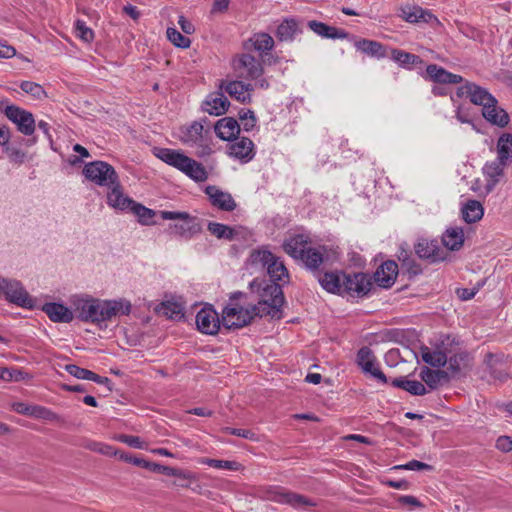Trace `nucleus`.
Wrapping results in <instances>:
<instances>
[{
  "label": "nucleus",
  "mask_w": 512,
  "mask_h": 512,
  "mask_svg": "<svg viewBox=\"0 0 512 512\" xmlns=\"http://www.w3.org/2000/svg\"><path fill=\"white\" fill-rule=\"evenodd\" d=\"M252 292L257 293L258 303L250 308L242 306H226L222 311V321L226 330L239 329L248 325L255 316H270L281 319L282 306L285 302L282 287L279 283L268 282L265 279H254L250 283Z\"/></svg>",
  "instance_id": "nucleus-1"
},
{
  "label": "nucleus",
  "mask_w": 512,
  "mask_h": 512,
  "mask_svg": "<svg viewBox=\"0 0 512 512\" xmlns=\"http://www.w3.org/2000/svg\"><path fill=\"white\" fill-rule=\"evenodd\" d=\"M77 317L84 322L99 323L111 320L112 317L128 315L131 312L129 301L100 300L93 298H81L74 302Z\"/></svg>",
  "instance_id": "nucleus-2"
},
{
  "label": "nucleus",
  "mask_w": 512,
  "mask_h": 512,
  "mask_svg": "<svg viewBox=\"0 0 512 512\" xmlns=\"http://www.w3.org/2000/svg\"><path fill=\"white\" fill-rule=\"evenodd\" d=\"M156 156L168 165L185 173L196 182H203L208 178V173L201 163L184 155L180 151L160 148L158 149Z\"/></svg>",
  "instance_id": "nucleus-3"
},
{
  "label": "nucleus",
  "mask_w": 512,
  "mask_h": 512,
  "mask_svg": "<svg viewBox=\"0 0 512 512\" xmlns=\"http://www.w3.org/2000/svg\"><path fill=\"white\" fill-rule=\"evenodd\" d=\"M250 262L254 265H261L267 269L270 277L269 282H288L289 274L284 263L268 250H254L250 255Z\"/></svg>",
  "instance_id": "nucleus-4"
},
{
  "label": "nucleus",
  "mask_w": 512,
  "mask_h": 512,
  "mask_svg": "<svg viewBox=\"0 0 512 512\" xmlns=\"http://www.w3.org/2000/svg\"><path fill=\"white\" fill-rule=\"evenodd\" d=\"M161 217L164 220H180V223L170 225L169 230L171 235L185 240L191 239L202 231V227L196 217L191 216L187 212L162 211Z\"/></svg>",
  "instance_id": "nucleus-5"
},
{
  "label": "nucleus",
  "mask_w": 512,
  "mask_h": 512,
  "mask_svg": "<svg viewBox=\"0 0 512 512\" xmlns=\"http://www.w3.org/2000/svg\"><path fill=\"white\" fill-rule=\"evenodd\" d=\"M84 176L99 186H111L117 183L119 176L112 165L105 161H93L83 168Z\"/></svg>",
  "instance_id": "nucleus-6"
},
{
  "label": "nucleus",
  "mask_w": 512,
  "mask_h": 512,
  "mask_svg": "<svg viewBox=\"0 0 512 512\" xmlns=\"http://www.w3.org/2000/svg\"><path fill=\"white\" fill-rule=\"evenodd\" d=\"M1 296H4L9 302L17 304L24 308H33L34 301L23 288L20 282L16 280H0Z\"/></svg>",
  "instance_id": "nucleus-7"
},
{
  "label": "nucleus",
  "mask_w": 512,
  "mask_h": 512,
  "mask_svg": "<svg viewBox=\"0 0 512 512\" xmlns=\"http://www.w3.org/2000/svg\"><path fill=\"white\" fill-rule=\"evenodd\" d=\"M233 68L238 78L254 80L263 74V66L250 54H242L233 60Z\"/></svg>",
  "instance_id": "nucleus-8"
},
{
  "label": "nucleus",
  "mask_w": 512,
  "mask_h": 512,
  "mask_svg": "<svg viewBox=\"0 0 512 512\" xmlns=\"http://www.w3.org/2000/svg\"><path fill=\"white\" fill-rule=\"evenodd\" d=\"M181 141L188 146H198L202 149L200 155L209 154L211 149L208 144L207 135L209 131H204L200 122H193L190 126L182 129Z\"/></svg>",
  "instance_id": "nucleus-9"
},
{
  "label": "nucleus",
  "mask_w": 512,
  "mask_h": 512,
  "mask_svg": "<svg viewBox=\"0 0 512 512\" xmlns=\"http://www.w3.org/2000/svg\"><path fill=\"white\" fill-rule=\"evenodd\" d=\"M6 117L16 124L17 129L24 135L30 136L35 131V119L31 112L16 105H8L5 109Z\"/></svg>",
  "instance_id": "nucleus-10"
},
{
  "label": "nucleus",
  "mask_w": 512,
  "mask_h": 512,
  "mask_svg": "<svg viewBox=\"0 0 512 512\" xmlns=\"http://www.w3.org/2000/svg\"><path fill=\"white\" fill-rule=\"evenodd\" d=\"M456 94L458 97L466 96L470 99L471 103L483 107L490 103H498L497 99L492 96L487 89L469 81H466L464 85L460 86Z\"/></svg>",
  "instance_id": "nucleus-11"
},
{
  "label": "nucleus",
  "mask_w": 512,
  "mask_h": 512,
  "mask_svg": "<svg viewBox=\"0 0 512 512\" xmlns=\"http://www.w3.org/2000/svg\"><path fill=\"white\" fill-rule=\"evenodd\" d=\"M130 462L138 467H143L155 473L176 477L178 479L193 480L194 474L191 471L150 462L142 458H131Z\"/></svg>",
  "instance_id": "nucleus-12"
},
{
  "label": "nucleus",
  "mask_w": 512,
  "mask_h": 512,
  "mask_svg": "<svg viewBox=\"0 0 512 512\" xmlns=\"http://www.w3.org/2000/svg\"><path fill=\"white\" fill-rule=\"evenodd\" d=\"M371 285L370 279L364 273H354L353 275L344 273L342 295L362 297L369 292Z\"/></svg>",
  "instance_id": "nucleus-13"
},
{
  "label": "nucleus",
  "mask_w": 512,
  "mask_h": 512,
  "mask_svg": "<svg viewBox=\"0 0 512 512\" xmlns=\"http://www.w3.org/2000/svg\"><path fill=\"white\" fill-rule=\"evenodd\" d=\"M417 256L421 259L428 260L430 263L440 262L446 259V252L443 250L437 240H429L421 238L414 245Z\"/></svg>",
  "instance_id": "nucleus-14"
},
{
  "label": "nucleus",
  "mask_w": 512,
  "mask_h": 512,
  "mask_svg": "<svg viewBox=\"0 0 512 512\" xmlns=\"http://www.w3.org/2000/svg\"><path fill=\"white\" fill-rule=\"evenodd\" d=\"M196 325L200 332L209 335H215L220 326L223 325L222 318H219L218 313L211 307H204L198 311L196 315ZM226 329L225 327H223Z\"/></svg>",
  "instance_id": "nucleus-15"
},
{
  "label": "nucleus",
  "mask_w": 512,
  "mask_h": 512,
  "mask_svg": "<svg viewBox=\"0 0 512 512\" xmlns=\"http://www.w3.org/2000/svg\"><path fill=\"white\" fill-rule=\"evenodd\" d=\"M375 356L369 347H362L357 353V364L364 373L370 374L371 377L377 379L383 384L388 383L385 374L375 365Z\"/></svg>",
  "instance_id": "nucleus-16"
},
{
  "label": "nucleus",
  "mask_w": 512,
  "mask_h": 512,
  "mask_svg": "<svg viewBox=\"0 0 512 512\" xmlns=\"http://www.w3.org/2000/svg\"><path fill=\"white\" fill-rule=\"evenodd\" d=\"M507 166H509V165L502 162L501 160H499L497 158L491 162H487L483 166L482 171H483V175L486 178V185L484 188L483 195H487L494 190L496 185L504 177V175H505L504 169Z\"/></svg>",
  "instance_id": "nucleus-17"
},
{
  "label": "nucleus",
  "mask_w": 512,
  "mask_h": 512,
  "mask_svg": "<svg viewBox=\"0 0 512 512\" xmlns=\"http://www.w3.org/2000/svg\"><path fill=\"white\" fill-rule=\"evenodd\" d=\"M398 275V264L393 260L382 263L374 273V281L381 288H390Z\"/></svg>",
  "instance_id": "nucleus-18"
},
{
  "label": "nucleus",
  "mask_w": 512,
  "mask_h": 512,
  "mask_svg": "<svg viewBox=\"0 0 512 512\" xmlns=\"http://www.w3.org/2000/svg\"><path fill=\"white\" fill-rule=\"evenodd\" d=\"M266 499L270 501H274L277 503H285L289 504L294 508L300 506H314L315 504L305 496L301 494H297L294 492H287L284 490L281 491H268L266 494Z\"/></svg>",
  "instance_id": "nucleus-19"
},
{
  "label": "nucleus",
  "mask_w": 512,
  "mask_h": 512,
  "mask_svg": "<svg viewBox=\"0 0 512 512\" xmlns=\"http://www.w3.org/2000/svg\"><path fill=\"white\" fill-rule=\"evenodd\" d=\"M205 193L208 195L211 204L220 210L230 212L237 206L230 193L224 192L214 185L207 186Z\"/></svg>",
  "instance_id": "nucleus-20"
},
{
  "label": "nucleus",
  "mask_w": 512,
  "mask_h": 512,
  "mask_svg": "<svg viewBox=\"0 0 512 512\" xmlns=\"http://www.w3.org/2000/svg\"><path fill=\"white\" fill-rule=\"evenodd\" d=\"M235 140L236 141L229 146V154L242 162H249L253 159L255 153L252 140L247 137H241Z\"/></svg>",
  "instance_id": "nucleus-21"
},
{
  "label": "nucleus",
  "mask_w": 512,
  "mask_h": 512,
  "mask_svg": "<svg viewBox=\"0 0 512 512\" xmlns=\"http://www.w3.org/2000/svg\"><path fill=\"white\" fill-rule=\"evenodd\" d=\"M220 88H224L232 98L239 102L245 103L250 102L251 100L250 92L253 91V86L251 84H245L242 81L234 80L226 83L222 82Z\"/></svg>",
  "instance_id": "nucleus-22"
},
{
  "label": "nucleus",
  "mask_w": 512,
  "mask_h": 512,
  "mask_svg": "<svg viewBox=\"0 0 512 512\" xmlns=\"http://www.w3.org/2000/svg\"><path fill=\"white\" fill-rule=\"evenodd\" d=\"M108 204L113 208L120 210H130L134 204V200L125 196L120 180L110 186V191L107 194Z\"/></svg>",
  "instance_id": "nucleus-23"
},
{
  "label": "nucleus",
  "mask_w": 512,
  "mask_h": 512,
  "mask_svg": "<svg viewBox=\"0 0 512 512\" xmlns=\"http://www.w3.org/2000/svg\"><path fill=\"white\" fill-rule=\"evenodd\" d=\"M426 73L429 79L435 83L440 84H459L463 82L460 75L453 74L443 67L436 64H430L426 67Z\"/></svg>",
  "instance_id": "nucleus-24"
},
{
  "label": "nucleus",
  "mask_w": 512,
  "mask_h": 512,
  "mask_svg": "<svg viewBox=\"0 0 512 512\" xmlns=\"http://www.w3.org/2000/svg\"><path fill=\"white\" fill-rule=\"evenodd\" d=\"M216 135L225 141L236 139L240 132V125L233 117H225L218 120L214 126Z\"/></svg>",
  "instance_id": "nucleus-25"
},
{
  "label": "nucleus",
  "mask_w": 512,
  "mask_h": 512,
  "mask_svg": "<svg viewBox=\"0 0 512 512\" xmlns=\"http://www.w3.org/2000/svg\"><path fill=\"white\" fill-rule=\"evenodd\" d=\"M42 310L53 322L69 323L73 320V313L66 306L60 303H46Z\"/></svg>",
  "instance_id": "nucleus-26"
},
{
  "label": "nucleus",
  "mask_w": 512,
  "mask_h": 512,
  "mask_svg": "<svg viewBox=\"0 0 512 512\" xmlns=\"http://www.w3.org/2000/svg\"><path fill=\"white\" fill-rule=\"evenodd\" d=\"M482 115L487 121L499 127L507 126L510 120L508 113L503 108L499 107L497 103L484 105Z\"/></svg>",
  "instance_id": "nucleus-27"
},
{
  "label": "nucleus",
  "mask_w": 512,
  "mask_h": 512,
  "mask_svg": "<svg viewBox=\"0 0 512 512\" xmlns=\"http://www.w3.org/2000/svg\"><path fill=\"white\" fill-rule=\"evenodd\" d=\"M229 105L230 103L223 93H215L207 97L203 109L210 115L219 116L227 111Z\"/></svg>",
  "instance_id": "nucleus-28"
},
{
  "label": "nucleus",
  "mask_w": 512,
  "mask_h": 512,
  "mask_svg": "<svg viewBox=\"0 0 512 512\" xmlns=\"http://www.w3.org/2000/svg\"><path fill=\"white\" fill-rule=\"evenodd\" d=\"M354 46L357 50L371 56L376 57L378 59L385 58L387 56L386 47L375 40L369 39H358L355 40Z\"/></svg>",
  "instance_id": "nucleus-29"
},
{
  "label": "nucleus",
  "mask_w": 512,
  "mask_h": 512,
  "mask_svg": "<svg viewBox=\"0 0 512 512\" xmlns=\"http://www.w3.org/2000/svg\"><path fill=\"white\" fill-rule=\"evenodd\" d=\"M443 245L451 251H458L464 244V230L460 227L447 229L442 235Z\"/></svg>",
  "instance_id": "nucleus-30"
},
{
  "label": "nucleus",
  "mask_w": 512,
  "mask_h": 512,
  "mask_svg": "<svg viewBox=\"0 0 512 512\" xmlns=\"http://www.w3.org/2000/svg\"><path fill=\"white\" fill-rule=\"evenodd\" d=\"M462 218L468 223H476L484 215L483 205L477 200H468L461 208Z\"/></svg>",
  "instance_id": "nucleus-31"
},
{
  "label": "nucleus",
  "mask_w": 512,
  "mask_h": 512,
  "mask_svg": "<svg viewBox=\"0 0 512 512\" xmlns=\"http://www.w3.org/2000/svg\"><path fill=\"white\" fill-rule=\"evenodd\" d=\"M497 159L511 165L512 164V134L503 133L496 145Z\"/></svg>",
  "instance_id": "nucleus-32"
},
{
  "label": "nucleus",
  "mask_w": 512,
  "mask_h": 512,
  "mask_svg": "<svg viewBox=\"0 0 512 512\" xmlns=\"http://www.w3.org/2000/svg\"><path fill=\"white\" fill-rule=\"evenodd\" d=\"M307 237L298 234L287 239L284 244V250L287 254L295 259H299L300 256L306 251Z\"/></svg>",
  "instance_id": "nucleus-33"
},
{
  "label": "nucleus",
  "mask_w": 512,
  "mask_h": 512,
  "mask_svg": "<svg viewBox=\"0 0 512 512\" xmlns=\"http://www.w3.org/2000/svg\"><path fill=\"white\" fill-rule=\"evenodd\" d=\"M343 274L326 272L322 277H319V282L326 291L342 295Z\"/></svg>",
  "instance_id": "nucleus-34"
},
{
  "label": "nucleus",
  "mask_w": 512,
  "mask_h": 512,
  "mask_svg": "<svg viewBox=\"0 0 512 512\" xmlns=\"http://www.w3.org/2000/svg\"><path fill=\"white\" fill-rule=\"evenodd\" d=\"M392 386L403 389L408 393L416 396H422L427 393L424 384L417 380H407L405 377L395 378L391 382Z\"/></svg>",
  "instance_id": "nucleus-35"
},
{
  "label": "nucleus",
  "mask_w": 512,
  "mask_h": 512,
  "mask_svg": "<svg viewBox=\"0 0 512 512\" xmlns=\"http://www.w3.org/2000/svg\"><path fill=\"white\" fill-rule=\"evenodd\" d=\"M299 259L304 263L307 269L313 272L318 271L320 265L324 261L321 251L312 247H308Z\"/></svg>",
  "instance_id": "nucleus-36"
},
{
  "label": "nucleus",
  "mask_w": 512,
  "mask_h": 512,
  "mask_svg": "<svg viewBox=\"0 0 512 512\" xmlns=\"http://www.w3.org/2000/svg\"><path fill=\"white\" fill-rule=\"evenodd\" d=\"M299 32L300 29L296 20L286 19L278 26L276 37L279 41H292Z\"/></svg>",
  "instance_id": "nucleus-37"
},
{
  "label": "nucleus",
  "mask_w": 512,
  "mask_h": 512,
  "mask_svg": "<svg viewBox=\"0 0 512 512\" xmlns=\"http://www.w3.org/2000/svg\"><path fill=\"white\" fill-rule=\"evenodd\" d=\"M421 356L422 360L433 366V367H442L447 363V355L444 351L440 349H436L435 351H430V349L426 346L421 347Z\"/></svg>",
  "instance_id": "nucleus-38"
},
{
  "label": "nucleus",
  "mask_w": 512,
  "mask_h": 512,
  "mask_svg": "<svg viewBox=\"0 0 512 512\" xmlns=\"http://www.w3.org/2000/svg\"><path fill=\"white\" fill-rule=\"evenodd\" d=\"M420 377L431 389H435L442 380H448V372L425 367L422 369Z\"/></svg>",
  "instance_id": "nucleus-39"
},
{
  "label": "nucleus",
  "mask_w": 512,
  "mask_h": 512,
  "mask_svg": "<svg viewBox=\"0 0 512 512\" xmlns=\"http://www.w3.org/2000/svg\"><path fill=\"white\" fill-rule=\"evenodd\" d=\"M208 231L218 239L233 240L237 232L230 226L218 222H209Z\"/></svg>",
  "instance_id": "nucleus-40"
},
{
  "label": "nucleus",
  "mask_w": 512,
  "mask_h": 512,
  "mask_svg": "<svg viewBox=\"0 0 512 512\" xmlns=\"http://www.w3.org/2000/svg\"><path fill=\"white\" fill-rule=\"evenodd\" d=\"M391 58L403 67L417 65L423 62L418 55L400 49H392Z\"/></svg>",
  "instance_id": "nucleus-41"
},
{
  "label": "nucleus",
  "mask_w": 512,
  "mask_h": 512,
  "mask_svg": "<svg viewBox=\"0 0 512 512\" xmlns=\"http://www.w3.org/2000/svg\"><path fill=\"white\" fill-rule=\"evenodd\" d=\"M157 311L167 318L174 320L181 319L184 316L182 306L171 301L162 302L157 308Z\"/></svg>",
  "instance_id": "nucleus-42"
},
{
  "label": "nucleus",
  "mask_w": 512,
  "mask_h": 512,
  "mask_svg": "<svg viewBox=\"0 0 512 512\" xmlns=\"http://www.w3.org/2000/svg\"><path fill=\"white\" fill-rule=\"evenodd\" d=\"M485 363L489 369L490 375L500 382H505L509 378V374L502 367H498V361L492 353H488L485 358Z\"/></svg>",
  "instance_id": "nucleus-43"
},
{
  "label": "nucleus",
  "mask_w": 512,
  "mask_h": 512,
  "mask_svg": "<svg viewBox=\"0 0 512 512\" xmlns=\"http://www.w3.org/2000/svg\"><path fill=\"white\" fill-rule=\"evenodd\" d=\"M255 50L259 52H268L274 46L273 38L267 33H258L251 39Z\"/></svg>",
  "instance_id": "nucleus-44"
},
{
  "label": "nucleus",
  "mask_w": 512,
  "mask_h": 512,
  "mask_svg": "<svg viewBox=\"0 0 512 512\" xmlns=\"http://www.w3.org/2000/svg\"><path fill=\"white\" fill-rule=\"evenodd\" d=\"M31 417L42 419L50 422H61L62 418L60 415L56 414L52 410L40 406V405H33L32 409V415Z\"/></svg>",
  "instance_id": "nucleus-45"
},
{
  "label": "nucleus",
  "mask_w": 512,
  "mask_h": 512,
  "mask_svg": "<svg viewBox=\"0 0 512 512\" xmlns=\"http://www.w3.org/2000/svg\"><path fill=\"white\" fill-rule=\"evenodd\" d=\"M200 463L206 464L210 467L217 468V469H227V470H233V471L239 470V468L241 466V464L236 461L218 460V459H211V458H202V459H200Z\"/></svg>",
  "instance_id": "nucleus-46"
},
{
  "label": "nucleus",
  "mask_w": 512,
  "mask_h": 512,
  "mask_svg": "<svg viewBox=\"0 0 512 512\" xmlns=\"http://www.w3.org/2000/svg\"><path fill=\"white\" fill-rule=\"evenodd\" d=\"M20 88L22 89V91H24L27 94H30L37 100H41L47 97L44 88L40 84L32 81H23L20 84Z\"/></svg>",
  "instance_id": "nucleus-47"
},
{
  "label": "nucleus",
  "mask_w": 512,
  "mask_h": 512,
  "mask_svg": "<svg viewBox=\"0 0 512 512\" xmlns=\"http://www.w3.org/2000/svg\"><path fill=\"white\" fill-rule=\"evenodd\" d=\"M167 37L169 41H171L176 47L179 48H189L191 45V41L188 37H185L182 35L177 29L175 28H168L167 29Z\"/></svg>",
  "instance_id": "nucleus-48"
},
{
  "label": "nucleus",
  "mask_w": 512,
  "mask_h": 512,
  "mask_svg": "<svg viewBox=\"0 0 512 512\" xmlns=\"http://www.w3.org/2000/svg\"><path fill=\"white\" fill-rule=\"evenodd\" d=\"M130 211H132L143 224H148L149 221L155 216V212L152 209L146 208L145 206L134 202Z\"/></svg>",
  "instance_id": "nucleus-49"
},
{
  "label": "nucleus",
  "mask_w": 512,
  "mask_h": 512,
  "mask_svg": "<svg viewBox=\"0 0 512 512\" xmlns=\"http://www.w3.org/2000/svg\"><path fill=\"white\" fill-rule=\"evenodd\" d=\"M423 14L425 15L424 9L421 7H408L407 9H402V17L409 23L421 22Z\"/></svg>",
  "instance_id": "nucleus-50"
},
{
  "label": "nucleus",
  "mask_w": 512,
  "mask_h": 512,
  "mask_svg": "<svg viewBox=\"0 0 512 512\" xmlns=\"http://www.w3.org/2000/svg\"><path fill=\"white\" fill-rule=\"evenodd\" d=\"M75 31L77 37H79L81 40L89 43L94 38V32L92 29L86 26L84 21L77 20L75 23Z\"/></svg>",
  "instance_id": "nucleus-51"
},
{
  "label": "nucleus",
  "mask_w": 512,
  "mask_h": 512,
  "mask_svg": "<svg viewBox=\"0 0 512 512\" xmlns=\"http://www.w3.org/2000/svg\"><path fill=\"white\" fill-rule=\"evenodd\" d=\"M65 370L72 376H74L77 379H84V380H90L92 377L91 370L81 368L75 364H68L65 366Z\"/></svg>",
  "instance_id": "nucleus-52"
},
{
  "label": "nucleus",
  "mask_w": 512,
  "mask_h": 512,
  "mask_svg": "<svg viewBox=\"0 0 512 512\" xmlns=\"http://www.w3.org/2000/svg\"><path fill=\"white\" fill-rule=\"evenodd\" d=\"M394 469H404V470H412V471H421V470L431 471V470H433V466L426 464L424 462L418 461V460H411L406 464L395 466Z\"/></svg>",
  "instance_id": "nucleus-53"
},
{
  "label": "nucleus",
  "mask_w": 512,
  "mask_h": 512,
  "mask_svg": "<svg viewBox=\"0 0 512 512\" xmlns=\"http://www.w3.org/2000/svg\"><path fill=\"white\" fill-rule=\"evenodd\" d=\"M468 357L467 354H456L451 356L448 361V370L452 373V375L457 374L461 370V362L464 361Z\"/></svg>",
  "instance_id": "nucleus-54"
},
{
  "label": "nucleus",
  "mask_w": 512,
  "mask_h": 512,
  "mask_svg": "<svg viewBox=\"0 0 512 512\" xmlns=\"http://www.w3.org/2000/svg\"><path fill=\"white\" fill-rule=\"evenodd\" d=\"M87 448L91 451L98 452L103 455H115L116 452L113 450L112 446L105 445L99 442H92L87 445Z\"/></svg>",
  "instance_id": "nucleus-55"
},
{
  "label": "nucleus",
  "mask_w": 512,
  "mask_h": 512,
  "mask_svg": "<svg viewBox=\"0 0 512 512\" xmlns=\"http://www.w3.org/2000/svg\"><path fill=\"white\" fill-rule=\"evenodd\" d=\"M308 27L316 34H318L319 36L321 37H327V32L330 31L329 30V25L323 23V22H319V21H316V20H311L308 22Z\"/></svg>",
  "instance_id": "nucleus-56"
},
{
  "label": "nucleus",
  "mask_w": 512,
  "mask_h": 512,
  "mask_svg": "<svg viewBox=\"0 0 512 512\" xmlns=\"http://www.w3.org/2000/svg\"><path fill=\"white\" fill-rule=\"evenodd\" d=\"M117 439L120 442L125 443L130 447L139 448V449L143 448V442L141 441V439L138 436L121 434L117 437Z\"/></svg>",
  "instance_id": "nucleus-57"
},
{
  "label": "nucleus",
  "mask_w": 512,
  "mask_h": 512,
  "mask_svg": "<svg viewBox=\"0 0 512 512\" xmlns=\"http://www.w3.org/2000/svg\"><path fill=\"white\" fill-rule=\"evenodd\" d=\"M223 432L235 436H239L245 439L254 440L255 439V433L248 429H237V428H231V427H225L223 429Z\"/></svg>",
  "instance_id": "nucleus-58"
},
{
  "label": "nucleus",
  "mask_w": 512,
  "mask_h": 512,
  "mask_svg": "<svg viewBox=\"0 0 512 512\" xmlns=\"http://www.w3.org/2000/svg\"><path fill=\"white\" fill-rule=\"evenodd\" d=\"M496 448L505 453L512 451V438L505 435L498 437Z\"/></svg>",
  "instance_id": "nucleus-59"
},
{
  "label": "nucleus",
  "mask_w": 512,
  "mask_h": 512,
  "mask_svg": "<svg viewBox=\"0 0 512 512\" xmlns=\"http://www.w3.org/2000/svg\"><path fill=\"white\" fill-rule=\"evenodd\" d=\"M21 372L16 369L0 368V379L4 381L18 380Z\"/></svg>",
  "instance_id": "nucleus-60"
},
{
  "label": "nucleus",
  "mask_w": 512,
  "mask_h": 512,
  "mask_svg": "<svg viewBox=\"0 0 512 512\" xmlns=\"http://www.w3.org/2000/svg\"><path fill=\"white\" fill-rule=\"evenodd\" d=\"M401 265L412 275H418L421 272L420 265H418L411 256L409 257V260L402 262Z\"/></svg>",
  "instance_id": "nucleus-61"
},
{
  "label": "nucleus",
  "mask_w": 512,
  "mask_h": 512,
  "mask_svg": "<svg viewBox=\"0 0 512 512\" xmlns=\"http://www.w3.org/2000/svg\"><path fill=\"white\" fill-rule=\"evenodd\" d=\"M329 30L327 32V37L326 38H330V39H343V38H349L350 37V34L342 29H338L336 27H333V26H329Z\"/></svg>",
  "instance_id": "nucleus-62"
},
{
  "label": "nucleus",
  "mask_w": 512,
  "mask_h": 512,
  "mask_svg": "<svg viewBox=\"0 0 512 512\" xmlns=\"http://www.w3.org/2000/svg\"><path fill=\"white\" fill-rule=\"evenodd\" d=\"M12 407H13L14 411L19 413V414L27 415V416H31L32 415L33 405H27V404L22 403V402H16V403L13 404Z\"/></svg>",
  "instance_id": "nucleus-63"
},
{
  "label": "nucleus",
  "mask_w": 512,
  "mask_h": 512,
  "mask_svg": "<svg viewBox=\"0 0 512 512\" xmlns=\"http://www.w3.org/2000/svg\"><path fill=\"white\" fill-rule=\"evenodd\" d=\"M398 502L402 505H410L414 507H422V503L414 496L406 495V496H399Z\"/></svg>",
  "instance_id": "nucleus-64"
}]
</instances>
